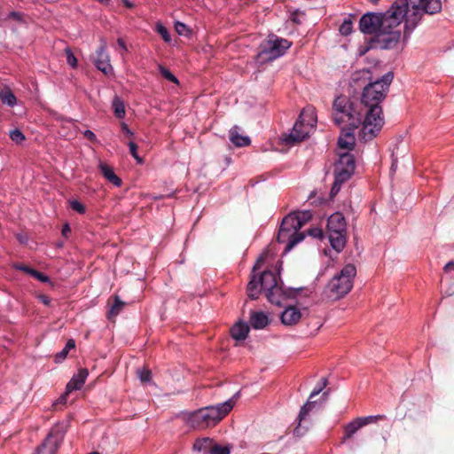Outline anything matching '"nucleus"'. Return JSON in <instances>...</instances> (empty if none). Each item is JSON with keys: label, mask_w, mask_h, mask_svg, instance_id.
Here are the masks:
<instances>
[{"label": "nucleus", "mask_w": 454, "mask_h": 454, "mask_svg": "<svg viewBox=\"0 0 454 454\" xmlns=\"http://www.w3.org/2000/svg\"><path fill=\"white\" fill-rule=\"evenodd\" d=\"M122 3L129 9H131L134 7V4L129 0H122Z\"/></svg>", "instance_id": "57"}, {"label": "nucleus", "mask_w": 454, "mask_h": 454, "mask_svg": "<svg viewBox=\"0 0 454 454\" xmlns=\"http://www.w3.org/2000/svg\"><path fill=\"white\" fill-rule=\"evenodd\" d=\"M239 395V393L237 392L232 398L224 403L216 406H207L192 412L189 417L191 425L197 428H206L215 425L231 411L234 405V398Z\"/></svg>", "instance_id": "5"}, {"label": "nucleus", "mask_w": 454, "mask_h": 454, "mask_svg": "<svg viewBox=\"0 0 454 454\" xmlns=\"http://www.w3.org/2000/svg\"><path fill=\"white\" fill-rule=\"evenodd\" d=\"M240 128L239 126H233L229 131V138L231 142L238 146H247L250 145L251 140L247 136H243L239 134Z\"/></svg>", "instance_id": "18"}, {"label": "nucleus", "mask_w": 454, "mask_h": 454, "mask_svg": "<svg viewBox=\"0 0 454 454\" xmlns=\"http://www.w3.org/2000/svg\"><path fill=\"white\" fill-rule=\"evenodd\" d=\"M10 138L16 144H21L26 137L19 129H15L10 132Z\"/></svg>", "instance_id": "36"}, {"label": "nucleus", "mask_w": 454, "mask_h": 454, "mask_svg": "<svg viewBox=\"0 0 454 454\" xmlns=\"http://www.w3.org/2000/svg\"><path fill=\"white\" fill-rule=\"evenodd\" d=\"M20 242H23V238H19Z\"/></svg>", "instance_id": "60"}, {"label": "nucleus", "mask_w": 454, "mask_h": 454, "mask_svg": "<svg viewBox=\"0 0 454 454\" xmlns=\"http://www.w3.org/2000/svg\"><path fill=\"white\" fill-rule=\"evenodd\" d=\"M452 269H454V261H450V262H447V263L445 264V266L443 267V270H444L445 272H449V271H450Z\"/></svg>", "instance_id": "55"}, {"label": "nucleus", "mask_w": 454, "mask_h": 454, "mask_svg": "<svg viewBox=\"0 0 454 454\" xmlns=\"http://www.w3.org/2000/svg\"><path fill=\"white\" fill-rule=\"evenodd\" d=\"M301 225L299 222L294 220L293 215H286L282 220L280 228L277 236L278 243H286L285 252L287 253L299 242L305 238L303 232H299Z\"/></svg>", "instance_id": "7"}, {"label": "nucleus", "mask_w": 454, "mask_h": 454, "mask_svg": "<svg viewBox=\"0 0 454 454\" xmlns=\"http://www.w3.org/2000/svg\"><path fill=\"white\" fill-rule=\"evenodd\" d=\"M212 441L209 438L197 439L193 444V449L199 451L205 450L211 444Z\"/></svg>", "instance_id": "32"}, {"label": "nucleus", "mask_w": 454, "mask_h": 454, "mask_svg": "<svg viewBox=\"0 0 454 454\" xmlns=\"http://www.w3.org/2000/svg\"><path fill=\"white\" fill-rule=\"evenodd\" d=\"M32 277H34L35 279H37L43 283L50 282V278L47 275H45L43 272H40L36 270L32 271Z\"/></svg>", "instance_id": "44"}, {"label": "nucleus", "mask_w": 454, "mask_h": 454, "mask_svg": "<svg viewBox=\"0 0 454 454\" xmlns=\"http://www.w3.org/2000/svg\"><path fill=\"white\" fill-rule=\"evenodd\" d=\"M394 74L387 72L381 78L368 82L363 90L361 99L365 116L359 137L364 141L373 139L384 125L381 103L387 97Z\"/></svg>", "instance_id": "2"}, {"label": "nucleus", "mask_w": 454, "mask_h": 454, "mask_svg": "<svg viewBox=\"0 0 454 454\" xmlns=\"http://www.w3.org/2000/svg\"><path fill=\"white\" fill-rule=\"evenodd\" d=\"M328 380L326 378H323L321 380V382L317 384V386L312 390V392L309 395V399H312L316 395H317L319 393L323 391V389L327 386Z\"/></svg>", "instance_id": "40"}, {"label": "nucleus", "mask_w": 454, "mask_h": 454, "mask_svg": "<svg viewBox=\"0 0 454 454\" xmlns=\"http://www.w3.org/2000/svg\"><path fill=\"white\" fill-rule=\"evenodd\" d=\"M121 129L128 136H133V132L129 129L128 125L125 122H121Z\"/></svg>", "instance_id": "54"}, {"label": "nucleus", "mask_w": 454, "mask_h": 454, "mask_svg": "<svg viewBox=\"0 0 454 454\" xmlns=\"http://www.w3.org/2000/svg\"><path fill=\"white\" fill-rule=\"evenodd\" d=\"M305 120H306V121H307V120H309V115H306V116H305Z\"/></svg>", "instance_id": "59"}, {"label": "nucleus", "mask_w": 454, "mask_h": 454, "mask_svg": "<svg viewBox=\"0 0 454 454\" xmlns=\"http://www.w3.org/2000/svg\"><path fill=\"white\" fill-rule=\"evenodd\" d=\"M302 313L295 306H288L281 313L280 319L285 325H296L301 318Z\"/></svg>", "instance_id": "14"}, {"label": "nucleus", "mask_w": 454, "mask_h": 454, "mask_svg": "<svg viewBox=\"0 0 454 454\" xmlns=\"http://www.w3.org/2000/svg\"><path fill=\"white\" fill-rule=\"evenodd\" d=\"M126 303L122 301L118 295L114 296V302L107 312V317L113 319L117 317L123 309Z\"/></svg>", "instance_id": "24"}, {"label": "nucleus", "mask_w": 454, "mask_h": 454, "mask_svg": "<svg viewBox=\"0 0 454 454\" xmlns=\"http://www.w3.org/2000/svg\"><path fill=\"white\" fill-rule=\"evenodd\" d=\"M112 106L116 118L123 119L126 114L125 106L122 99L115 96L112 102Z\"/></svg>", "instance_id": "26"}, {"label": "nucleus", "mask_w": 454, "mask_h": 454, "mask_svg": "<svg viewBox=\"0 0 454 454\" xmlns=\"http://www.w3.org/2000/svg\"><path fill=\"white\" fill-rule=\"evenodd\" d=\"M38 299H39V301H40L42 303H43L44 305H46V306H50V304H51V299H50V297H49V296L44 295V294H41V295H39V296H38Z\"/></svg>", "instance_id": "51"}, {"label": "nucleus", "mask_w": 454, "mask_h": 454, "mask_svg": "<svg viewBox=\"0 0 454 454\" xmlns=\"http://www.w3.org/2000/svg\"><path fill=\"white\" fill-rule=\"evenodd\" d=\"M249 324L254 329H263L269 325V317L262 311L251 312Z\"/></svg>", "instance_id": "19"}, {"label": "nucleus", "mask_w": 454, "mask_h": 454, "mask_svg": "<svg viewBox=\"0 0 454 454\" xmlns=\"http://www.w3.org/2000/svg\"><path fill=\"white\" fill-rule=\"evenodd\" d=\"M83 136L90 141L91 142H97V137L95 135V133L90 129H86L84 132H83Z\"/></svg>", "instance_id": "46"}, {"label": "nucleus", "mask_w": 454, "mask_h": 454, "mask_svg": "<svg viewBox=\"0 0 454 454\" xmlns=\"http://www.w3.org/2000/svg\"><path fill=\"white\" fill-rule=\"evenodd\" d=\"M0 99L3 104L7 105L8 106H14L17 104V98L12 90L5 86L0 89Z\"/></svg>", "instance_id": "23"}, {"label": "nucleus", "mask_w": 454, "mask_h": 454, "mask_svg": "<svg viewBox=\"0 0 454 454\" xmlns=\"http://www.w3.org/2000/svg\"><path fill=\"white\" fill-rule=\"evenodd\" d=\"M63 436V433L58 428H52L43 443L36 448V454H56Z\"/></svg>", "instance_id": "11"}, {"label": "nucleus", "mask_w": 454, "mask_h": 454, "mask_svg": "<svg viewBox=\"0 0 454 454\" xmlns=\"http://www.w3.org/2000/svg\"><path fill=\"white\" fill-rule=\"evenodd\" d=\"M358 420L360 421L362 427H365L369 424L372 423H378L379 421H382L387 419V416L384 414H379V415H370L365 417H357Z\"/></svg>", "instance_id": "29"}, {"label": "nucleus", "mask_w": 454, "mask_h": 454, "mask_svg": "<svg viewBox=\"0 0 454 454\" xmlns=\"http://www.w3.org/2000/svg\"><path fill=\"white\" fill-rule=\"evenodd\" d=\"M98 168L102 174V176L111 184H113L116 187H120L122 184L121 179L114 173L112 167L107 165L106 163L100 161L98 164Z\"/></svg>", "instance_id": "17"}, {"label": "nucleus", "mask_w": 454, "mask_h": 454, "mask_svg": "<svg viewBox=\"0 0 454 454\" xmlns=\"http://www.w3.org/2000/svg\"><path fill=\"white\" fill-rule=\"evenodd\" d=\"M97 1L101 4H106V3H108L109 0H97Z\"/></svg>", "instance_id": "58"}, {"label": "nucleus", "mask_w": 454, "mask_h": 454, "mask_svg": "<svg viewBox=\"0 0 454 454\" xmlns=\"http://www.w3.org/2000/svg\"><path fill=\"white\" fill-rule=\"evenodd\" d=\"M20 242H23V238H19Z\"/></svg>", "instance_id": "61"}, {"label": "nucleus", "mask_w": 454, "mask_h": 454, "mask_svg": "<svg viewBox=\"0 0 454 454\" xmlns=\"http://www.w3.org/2000/svg\"><path fill=\"white\" fill-rule=\"evenodd\" d=\"M117 44L124 51H127L128 49H127V46H126V43L124 42V40L122 38H118L117 40Z\"/></svg>", "instance_id": "56"}, {"label": "nucleus", "mask_w": 454, "mask_h": 454, "mask_svg": "<svg viewBox=\"0 0 454 454\" xmlns=\"http://www.w3.org/2000/svg\"><path fill=\"white\" fill-rule=\"evenodd\" d=\"M96 67L105 74H110L113 72V67L110 64V59L106 52V43H103L97 51V56L94 60Z\"/></svg>", "instance_id": "12"}, {"label": "nucleus", "mask_w": 454, "mask_h": 454, "mask_svg": "<svg viewBox=\"0 0 454 454\" xmlns=\"http://www.w3.org/2000/svg\"><path fill=\"white\" fill-rule=\"evenodd\" d=\"M230 453H231L230 446H221L218 444H214L209 450V454H230Z\"/></svg>", "instance_id": "35"}, {"label": "nucleus", "mask_w": 454, "mask_h": 454, "mask_svg": "<svg viewBox=\"0 0 454 454\" xmlns=\"http://www.w3.org/2000/svg\"><path fill=\"white\" fill-rule=\"evenodd\" d=\"M327 232L331 247L340 253L346 245L347 224L345 217L340 212L331 215L327 220Z\"/></svg>", "instance_id": "8"}, {"label": "nucleus", "mask_w": 454, "mask_h": 454, "mask_svg": "<svg viewBox=\"0 0 454 454\" xmlns=\"http://www.w3.org/2000/svg\"><path fill=\"white\" fill-rule=\"evenodd\" d=\"M175 29L176 33L180 35L187 36L189 35V34H191V29L189 28V27L181 21L175 22Z\"/></svg>", "instance_id": "34"}, {"label": "nucleus", "mask_w": 454, "mask_h": 454, "mask_svg": "<svg viewBox=\"0 0 454 454\" xmlns=\"http://www.w3.org/2000/svg\"><path fill=\"white\" fill-rule=\"evenodd\" d=\"M89 375L87 369H80L77 374H74L69 382L67 384L66 388L67 393L74 390H79L82 387L85 380Z\"/></svg>", "instance_id": "15"}, {"label": "nucleus", "mask_w": 454, "mask_h": 454, "mask_svg": "<svg viewBox=\"0 0 454 454\" xmlns=\"http://www.w3.org/2000/svg\"><path fill=\"white\" fill-rule=\"evenodd\" d=\"M262 262V259L260 258L254 265L250 280L247 286V294L251 300L258 299L262 292L264 291L270 303L280 306L284 299L296 298L303 291V288L286 289L284 287L279 277L282 262H278L276 272L267 270L260 274H256L255 271L260 267Z\"/></svg>", "instance_id": "3"}, {"label": "nucleus", "mask_w": 454, "mask_h": 454, "mask_svg": "<svg viewBox=\"0 0 454 454\" xmlns=\"http://www.w3.org/2000/svg\"><path fill=\"white\" fill-rule=\"evenodd\" d=\"M160 74L168 81L174 83H178V79L166 67L160 66L159 67Z\"/></svg>", "instance_id": "37"}, {"label": "nucleus", "mask_w": 454, "mask_h": 454, "mask_svg": "<svg viewBox=\"0 0 454 454\" xmlns=\"http://www.w3.org/2000/svg\"><path fill=\"white\" fill-rule=\"evenodd\" d=\"M128 146H129V153L130 154L133 156V158L138 162V163H142L143 160L142 159L139 157V155L137 154V145L135 142L133 141H130L129 142L128 144Z\"/></svg>", "instance_id": "43"}, {"label": "nucleus", "mask_w": 454, "mask_h": 454, "mask_svg": "<svg viewBox=\"0 0 454 454\" xmlns=\"http://www.w3.org/2000/svg\"><path fill=\"white\" fill-rule=\"evenodd\" d=\"M18 270H20L27 274H29L30 276H32V271L35 270V269H32L28 266H26V265H20V266H17L16 267Z\"/></svg>", "instance_id": "52"}, {"label": "nucleus", "mask_w": 454, "mask_h": 454, "mask_svg": "<svg viewBox=\"0 0 454 454\" xmlns=\"http://www.w3.org/2000/svg\"><path fill=\"white\" fill-rule=\"evenodd\" d=\"M442 10L440 0H395L384 12H366L359 20V29L364 35H373L382 50L394 49L402 38L401 24L404 23L403 40L406 42L418 27L423 15Z\"/></svg>", "instance_id": "1"}, {"label": "nucleus", "mask_w": 454, "mask_h": 454, "mask_svg": "<svg viewBox=\"0 0 454 454\" xmlns=\"http://www.w3.org/2000/svg\"><path fill=\"white\" fill-rule=\"evenodd\" d=\"M371 72L369 69H361L354 72L350 78V86L356 89L364 88L368 82H372Z\"/></svg>", "instance_id": "13"}, {"label": "nucleus", "mask_w": 454, "mask_h": 454, "mask_svg": "<svg viewBox=\"0 0 454 454\" xmlns=\"http://www.w3.org/2000/svg\"><path fill=\"white\" fill-rule=\"evenodd\" d=\"M231 336L236 340H244L249 333V325L245 322L236 323L230 330Z\"/></svg>", "instance_id": "21"}, {"label": "nucleus", "mask_w": 454, "mask_h": 454, "mask_svg": "<svg viewBox=\"0 0 454 454\" xmlns=\"http://www.w3.org/2000/svg\"><path fill=\"white\" fill-rule=\"evenodd\" d=\"M288 215H293L294 220L299 222V223L301 225V228L306 223H308L311 219V217H312V214L310 213V211H307V210L306 211H298V212H295V213H291Z\"/></svg>", "instance_id": "30"}, {"label": "nucleus", "mask_w": 454, "mask_h": 454, "mask_svg": "<svg viewBox=\"0 0 454 454\" xmlns=\"http://www.w3.org/2000/svg\"><path fill=\"white\" fill-rule=\"evenodd\" d=\"M66 56H67V62L70 67L73 68H75L77 67V59L74 55L73 51L70 48H66L65 50Z\"/></svg>", "instance_id": "41"}, {"label": "nucleus", "mask_w": 454, "mask_h": 454, "mask_svg": "<svg viewBox=\"0 0 454 454\" xmlns=\"http://www.w3.org/2000/svg\"><path fill=\"white\" fill-rule=\"evenodd\" d=\"M341 184H339L337 181L334 180L332 189H331V195L336 194L340 189Z\"/></svg>", "instance_id": "50"}, {"label": "nucleus", "mask_w": 454, "mask_h": 454, "mask_svg": "<svg viewBox=\"0 0 454 454\" xmlns=\"http://www.w3.org/2000/svg\"><path fill=\"white\" fill-rule=\"evenodd\" d=\"M69 394L70 393H67V390H66L65 393L61 396H59V398L56 401V403L54 404L56 405V404H64V403H66L67 399V395Z\"/></svg>", "instance_id": "49"}, {"label": "nucleus", "mask_w": 454, "mask_h": 454, "mask_svg": "<svg viewBox=\"0 0 454 454\" xmlns=\"http://www.w3.org/2000/svg\"><path fill=\"white\" fill-rule=\"evenodd\" d=\"M74 347H75L74 340L69 339L67 341L65 348L61 351L58 352L55 355V358H54L55 362L61 363L62 361H64L66 359V357L67 356L69 350L72 348H74Z\"/></svg>", "instance_id": "27"}, {"label": "nucleus", "mask_w": 454, "mask_h": 454, "mask_svg": "<svg viewBox=\"0 0 454 454\" xmlns=\"http://www.w3.org/2000/svg\"><path fill=\"white\" fill-rule=\"evenodd\" d=\"M70 207L77 213L83 215L86 211L85 206L79 200H74L69 202Z\"/></svg>", "instance_id": "42"}, {"label": "nucleus", "mask_w": 454, "mask_h": 454, "mask_svg": "<svg viewBox=\"0 0 454 454\" xmlns=\"http://www.w3.org/2000/svg\"><path fill=\"white\" fill-rule=\"evenodd\" d=\"M299 14H300V12L297 10L291 13L290 20L295 24L301 23V20H299Z\"/></svg>", "instance_id": "47"}, {"label": "nucleus", "mask_w": 454, "mask_h": 454, "mask_svg": "<svg viewBox=\"0 0 454 454\" xmlns=\"http://www.w3.org/2000/svg\"><path fill=\"white\" fill-rule=\"evenodd\" d=\"M353 173L354 172L350 170L344 169L342 168L336 166L334 180L337 181L339 184H342L350 178Z\"/></svg>", "instance_id": "28"}, {"label": "nucleus", "mask_w": 454, "mask_h": 454, "mask_svg": "<svg viewBox=\"0 0 454 454\" xmlns=\"http://www.w3.org/2000/svg\"><path fill=\"white\" fill-rule=\"evenodd\" d=\"M356 274L354 264H347L340 274L334 276L327 284L325 292L329 297L339 299L345 296L353 287V278Z\"/></svg>", "instance_id": "6"}, {"label": "nucleus", "mask_w": 454, "mask_h": 454, "mask_svg": "<svg viewBox=\"0 0 454 454\" xmlns=\"http://www.w3.org/2000/svg\"><path fill=\"white\" fill-rule=\"evenodd\" d=\"M156 32L160 35L164 42L170 43L171 42V36L168 30V28L161 24L160 22H158L155 26Z\"/></svg>", "instance_id": "31"}, {"label": "nucleus", "mask_w": 454, "mask_h": 454, "mask_svg": "<svg viewBox=\"0 0 454 454\" xmlns=\"http://www.w3.org/2000/svg\"><path fill=\"white\" fill-rule=\"evenodd\" d=\"M139 379L142 382L147 383L152 380V372L147 368L139 369L137 371Z\"/></svg>", "instance_id": "39"}, {"label": "nucleus", "mask_w": 454, "mask_h": 454, "mask_svg": "<svg viewBox=\"0 0 454 454\" xmlns=\"http://www.w3.org/2000/svg\"><path fill=\"white\" fill-rule=\"evenodd\" d=\"M316 402L311 401V399L309 398L307 403L301 408V411L298 415L299 424L294 429V434L296 435H302L304 433V430L301 428V421L305 419L306 416L309 414V412L311 411V409L315 406Z\"/></svg>", "instance_id": "22"}, {"label": "nucleus", "mask_w": 454, "mask_h": 454, "mask_svg": "<svg viewBox=\"0 0 454 454\" xmlns=\"http://www.w3.org/2000/svg\"><path fill=\"white\" fill-rule=\"evenodd\" d=\"M365 112L362 103L346 96L337 97L333 104V120L338 126H349L351 129L363 126Z\"/></svg>", "instance_id": "4"}, {"label": "nucleus", "mask_w": 454, "mask_h": 454, "mask_svg": "<svg viewBox=\"0 0 454 454\" xmlns=\"http://www.w3.org/2000/svg\"><path fill=\"white\" fill-rule=\"evenodd\" d=\"M61 232L64 237H67V235L71 232V228L68 223H65L63 225Z\"/></svg>", "instance_id": "53"}, {"label": "nucleus", "mask_w": 454, "mask_h": 454, "mask_svg": "<svg viewBox=\"0 0 454 454\" xmlns=\"http://www.w3.org/2000/svg\"><path fill=\"white\" fill-rule=\"evenodd\" d=\"M8 18L20 21V20H22V14L18 12H11L8 14Z\"/></svg>", "instance_id": "48"}, {"label": "nucleus", "mask_w": 454, "mask_h": 454, "mask_svg": "<svg viewBox=\"0 0 454 454\" xmlns=\"http://www.w3.org/2000/svg\"><path fill=\"white\" fill-rule=\"evenodd\" d=\"M291 46L292 43L287 39L271 35L267 41L260 45L258 57L265 56V59L269 60L276 59L283 56Z\"/></svg>", "instance_id": "10"}, {"label": "nucleus", "mask_w": 454, "mask_h": 454, "mask_svg": "<svg viewBox=\"0 0 454 454\" xmlns=\"http://www.w3.org/2000/svg\"><path fill=\"white\" fill-rule=\"evenodd\" d=\"M336 166L354 172L355 160H354L353 155L350 153L341 154L340 157L339 162L337 163Z\"/></svg>", "instance_id": "25"}, {"label": "nucleus", "mask_w": 454, "mask_h": 454, "mask_svg": "<svg viewBox=\"0 0 454 454\" xmlns=\"http://www.w3.org/2000/svg\"><path fill=\"white\" fill-rule=\"evenodd\" d=\"M354 130L349 126L342 129L341 135L338 138V145L341 149L352 150L355 145Z\"/></svg>", "instance_id": "16"}, {"label": "nucleus", "mask_w": 454, "mask_h": 454, "mask_svg": "<svg viewBox=\"0 0 454 454\" xmlns=\"http://www.w3.org/2000/svg\"><path fill=\"white\" fill-rule=\"evenodd\" d=\"M317 123V116L315 109L309 106L303 109L298 120L294 125L288 137L286 138L287 143H295L304 140L312 128Z\"/></svg>", "instance_id": "9"}, {"label": "nucleus", "mask_w": 454, "mask_h": 454, "mask_svg": "<svg viewBox=\"0 0 454 454\" xmlns=\"http://www.w3.org/2000/svg\"><path fill=\"white\" fill-rule=\"evenodd\" d=\"M308 234L314 237V238H322L323 237V231L319 228H312L308 231Z\"/></svg>", "instance_id": "45"}, {"label": "nucleus", "mask_w": 454, "mask_h": 454, "mask_svg": "<svg viewBox=\"0 0 454 454\" xmlns=\"http://www.w3.org/2000/svg\"><path fill=\"white\" fill-rule=\"evenodd\" d=\"M378 46L379 44L376 42H372V38L364 45H360L358 48V55L364 56L371 49Z\"/></svg>", "instance_id": "38"}, {"label": "nucleus", "mask_w": 454, "mask_h": 454, "mask_svg": "<svg viewBox=\"0 0 454 454\" xmlns=\"http://www.w3.org/2000/svg\"><path fill=\"white\" fill-rule=\"evenodd\" d=\"M363 427L357 418L348 423L343 427V436L341 437V443H345L347 441L353 438L356 433Z\"/></svg>", "instance_id": "20"}, {"label": "nucleus", "mask_w": 454, "mask_h": 454, "mask_svg": "<svg viewBox=\"0 0 454 454\" xmlns=\"http://www.w3.org/2000/svg\"><path fill=\"white\" fill-rule=\"evenodd\" d=\"M340 33L342 35H349L353 31V23L352 21L348 20H345L342 24L340 26L339 28Z\"/></svg>", "instance_id": "33"}]
</instances>
